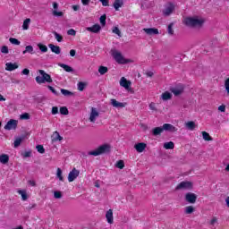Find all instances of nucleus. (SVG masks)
I'll return each mask as SVG.
<instances>
[{
    "mask_svg": "<svg viewBox=\"0 0 229 229\" xmlns=\"http://www.w3.org/2000/svg\"><path fill=\"white\" fill-rule=\"evenodd\" d=\"M153 75H154L153 72H146L147 78H153Z\"/></svg>",
    "mask_w": 229,
    "mask_h": 229,
    "instance_id": "63",
    "label": "nucleus"
},
{
    "mask_svg": "<svg viewBox=\"0 0 229 229\" xmlns=\"http://www.w3.org/2000/svg\"><path fill=\"white\" fill-rule=\"evenodd\" d=\"M78 176H80V171L73 168L68 174V182H74Z\"/></svg>",
    "mask_w": 229,
    "mask_h": 229,
    "instance_id": "8",
    "label": "nucleus"
},
{
    "mask_svg": "<svg viewBox=\"0 0 229 229\" xmlns=\"http://www.w3.org/2000/svg\"><path fill=\"white\" fill-rule=\"evenodd\" d=\"M38 47L39 48L41 53H47V46L39 43V44H38Z\"/></svg>",
    "mask_w": 229,
    "mask_h": 229,
    "instance_id": "38",
    "label": "nucleus"
},
{
    "mask_svg": "<svg viewBox=\"0 0 229 229\" xmlns=\"http://www.w3.org/2000/svg\"><path fill=\"white\" fill-rule=\"evenodd\" d=\"M116 167L118 169H124V161H123V160L117 161Z\"/></svg>",
    "mask_w": 229,
    "mask_h": 229,
    "instance_id": "43",
    "label": "nucleus"
},
{
    "mask_svg": "<svg viewBox=\"0 0 229 229\" xmlns=\"http://www.w3.org/2000/svg\"><path fill=\"white\" fill-rule=\"evenodd\" d=\"M26 53H30V55H35V50L33 49V46L29 45L25 47V50H23L22 55H26Z\"/></svg>",
    "mask_w": 229,
    "mask_h": 229,
    "instance_id": "25",
    "label": "nucleus"
},
{
    "mask_svg": "<svg viewBox=\"0 0 229 229\" xmlns=\"http://www.w3.org/2000/svg\"><path fill=\"white\" fill-rule=\"evenodd\" d=\"M68 35H71L72 37H76V30H74L73 29H70L67 31Z\"/></svg>",
    "mask_w": 229,
    "mask_h": 229,
    "instance_id": "54",
    "label": "nucleus"
},
{
    "mask_svg": "<svg viewBox=\"0 0 229 229\" xmlns=\"http://www.w3.org/2000/svg\"><path fill=\"white\" fill-rule=\"evenodd\" d=\"M9 42H11V44H13L14 46H21V41H19V39L15 38H10Z\"/></svg>",
    "mask_w": 229,
    "mask_h": 229,
    "instance_id": "40",
    "label": "nucleus"
},
{
    "mask_svg": "<svg viewBox=\"0 0 229 229\" xmlns=\"http://www.w3.org/2000/svg\"><path fill=\"white\" fill-rule=\"evenodd\" d=\"M77 87L80 92H83V90H85V87H87V82L80 81L78 82Z\"/></svg>",
    "mask_w": 229,
    "mask_h": 229,
    "instance_id": "32",
    "label": "nucleus"
},
{
    "mask_svg": "<svg viewBox=\"0 0 229 229\" xmlns=\"http://www.w3.org/2000/svg\"><path fill=\"white\" fill-rule=\"evenodd\" d=\"M99 117V112L95 107H91V112L89 114V123H96V119Z\"/></svg>",
    "mask_w": 229,
    "mask_h": 229,
    "instance_id": "9",
    "label": "nucleus"
},
{
    "mask_svg": "<svg viewBox=\"0 0 229 229\" xmlns=\"http://www.w3.org/2000/svg\"><path fill=\"white\" fill-rule=\"evenodd\" d=\"M102 3V6H109L110 2L108 0H99Z\"/></svg>",
    "mask_w": 229,
    "mask_h": 229,
    "instance_id": "57",
    "label": "nucleus"
},
{
    "mask_svg": "<svg viewBox=\"0 0 229 229\" xmlns=\"http://www.w3.org/2000/svg\"><path fill=\"white\" fill-rule=\"evenodd\" d=\"M225 89L227 92V96H229V77L225 81Z\"/></svg>",
    "mask_w": 229,
    "mask_h": 229,
    "instance_id": "45",
    "label": "nucleus"
},
{
    "mask_svg": "<svg viewBox=\"0 0 229 229\" xmlns=\"http://www.w3.org/2000/svg\"><path fill=\"white\" fill-rule=\"evenodd\" d=\"M172 98L173 94H171L169 91H165L161 95V99H163V101H169V99H172Z\"/></svg>",
    "mask_w": 229,
    "mask_h": 229,
    "instance_id": "24",
    "label": "nucleus"
},
{
    "mask_svg": "<svg viewBox=\"0 0 229 229\" xmlns=\"http://www.w3.org/2000/svg\"><path fill=\"white\" fill-rule=\"evenodd\" d=\"M64 138L60 136V133L58 131H55L54 134L52 135V140L53 142H56L58 140H63Z\"/></svg>",
    "mask_w": 229,
    "mask_h": 229,
    "instance_id": "26",
    "label": "nucleus"
},
{
    "mask_svg": "<svg viewBox=\"0 0 229 229\" xmlns=\"http://www.w3.org/2000/svg\"><path fill=\"white\" fill-rule=\"evenodd\" d=\"M23 157H24L25 158H28V157H31V151H26V152H24Z\"/></svg>",
    "mask_w": 229,
    "mask_h": 229,
    "instance_id": "61",
    "label": "nucleus"
},
{
    "mask_svg": "<svg viewBox=\"0 0 229 229\" xmlns=\"http://www.w3.org/2000/svg\"><path fill=\"white\" fill-rule=\"evenodd\" d=\"M143 31H145V33L147 35H158V29H155V28H148V29H143Z\"/></svg>",
    "mask_w": 229,
    "mask_h": 229,
    "instance_id": "19",
    "label": "nucleus"
},
{
    "mask_svg": "<svg viewBox=\"0 0 229 229\" xmlns=\"http://www.w3.org/2000/svg\"><path fill=\"white\" fill-rule=\"evenodd\" d=\"M113 6L116 12H119V8H123V6H124V1L114 0Z\"/></svg>",
    "mask_w": 229,
    "mask_h": 229,
    "instance_id": "18",
    "label": "nucleus"
},
{
    "mask_svg": "<svg viewBox=\"0 0 229 229\" xmlns=\"http://www.w3.org/2000/svg\"><path fill=\"white\" fill-rule=\"evenodd\" d=\"M149 108H150V110L157 111V106H155V103H153V102H151L149 104Z\"/></svg>",
    "mask_w": 229,
    "mask_h": 229,
    "instance_id": "60",
    "label": "nucleus"
},
{
    "mask_svg": "<svg viewBox=\"0 0 229 229\" xmlns=\"http://www.w3.org/2000/svg\"><path fill=\"white\" fill-rule=\"evenodd\" d=\"M216 223H217V217L216 216H213L212 219L209 222V225L211 226H214V225H216Z\"/></svg>",
    "mask_w": 229,
    "mask_h": 229,
    "instance_id": "53",
    "label": "nucleus"
},
{
    "mask_svg": "<svg viewBox=\"0 0 229 229\" xmlns=\"http://www.w3.org/2000/svg\"><path fill=\"white\" fill-rule=\"evenodd\" d=\"M112 56L117 64H120L123 65H124V64H130V60L124 58V56H123V54H121V52L117 50H114L112 52Z\"/></svg>",
    "mask_w": 229,
    "mask_h": 229,
    "instance_id": "4",
    "label": "nucleus"
},
{
    "mask_svg": "<svg viewBox=\"0 0 229 229\" xmlns=\"http://www.w3.org/2000/svg\"><path fill=\"white\" fill-rule=\"evenodd\" d=\"M21 74H23L24 76H28L30 74V69L25 68L21 71Z\"/></svg>",
    "mask_w": 229,
    "mask_h": 229,
    "instance_id": "59",
    "label": "nucleus"
},
{
    "mask_svg": "<svg viewBox=\"0 0 229 229\" xmlns=\"http://www.w3.org/2000/svg\"><path fill=\"white\" fill-rule=\"evenodd\" d=\"M20 119H21L23 121H27L28 119H30V114L24 113V114H21Z\"/></svg>",
    "mask_w": 229,
    "mask_h": 229,
    "instance_id": "47",
    "label": "nucleus"
},
{
    "mask_svg": "<svg viewBox=\"0 0 229 229\" xmlns=\"http://www.w3.org/2000/svg\"><path fill=\"white\" fill-rule=\"evenodd\" d=\"M163 130L164 131H171L172 133L178 131V128L171 123H164Z\"/></svg>",
    "mask_w": 229,
    "mask_h": 229,
    "instance_id": "12",
    "label": "nucleus"
},
{
    "mask_svg": "<svg viewBox=\"0 0 229 229\" xmlns=\"http://www.w3.org/2000/svg\"><path fill=\"white\" fill-rule=\"evenodd\" d=\"M111 147L108 144H103L99 146L97 149L88 152V155L92 157H99V155H105L106 153H110Z\"/></svg>",
    "mask_w": 229,
    "mask_h": 229,
    "instance_id": "2",
    "label": "nucleus"
},
{
    "mask_svg": "<svg viewBox=\"0 0 229 229\" xmlns=\"http://www.w3.org/2000/svg\"><path fill=\"white\" fill-rule=\"evenodd\" d=\"M191 189H192V182L189 181H182L175 187V191H191Z\"/></svg>",
    "mask_w": 229,
    "mask_h": 229,
    "instance_id": "5",
    "label": "nucleus"
},
{
    "mask_svg": "<svg viewBox=\"0 0 229 229\" xmlns=\"http://www.w3.org/2000/svg\"><path fill=\"white\" fill-rule=\"evenodd\" d=\"M183 22L185 26H188L189 28H196V26L203 25L202 20H199L198 18H192V17L185 18Z\"/></svg>",
    "mask_w": 229,
    "mask_h": 229,
    "instance_id": "3",
    "label": "nucleus"
},
{
    "mask_svg": "<svg viewBox=\"0 0 229 229\" xmlns=\"http://www.w3.org/2000/svg\"><path fill=\"white\" fill-rule=\"evenodd\" d=\"M57 178L60 180V182H64V176L62 175V169L57 168Z\"/></svg>",
    "mask_w": 229,
    "mask_h": 229,
    "instance_id": "44",
    "label": "nucleus"
},
{
    "mask_svg": "<svg viewBox=\"0 0 229 229\" xmlns=\"http://www.w3.org/2000/svg\"><path fill=\"white\" fill-rule=\"evenodd\" d=\"M21 142H22V139L19 138L14 140V148H19L21 146Z\"/></svg>",
    "mask_w": 229,
    "mask_h": 229,
    "instance_id": "49",
    "label": "nucleus"
},
{
    "mask_svg": "<svg viewBox=\"0 0 229 229\" xmlns=\"http://www.w3.org/2000/svg\"><path fill=\"white\" fill-rule=\"evenodd\" d=\"M53 34L55 35L57 42H62L64 40V37L62 35L58 34V32L54 31Z\"/></svg>",
    "mask_w": 229,
    "mask_h": 229,
    "instance_id": "42",
    "label": "nucleus"
},
{
    "mask_svg": "<svg viewBox=\"0 0 229 229\" xmlns=\"http://www.w3.org/2000/svg\"><path fill=\"white\" fill-rule=\"evenodd\" d=\"M219 112H226V106L221 105L218 106Z\"/></svg>",
    "mask_w": 229,
    "mask_h": 229,
    "instance_id": "58",
    "label": "nucleus"
},
{
    "mask_svg": "<svg viewBox=\"0 0 229 229\" xmlns=\"http://www.w3.org/2000/svg\"><path fill=\"white\" fill-rule=\"evenodd\" d=\"M164 148L165 149H174V142L169 141L164 143Z\"/></svg>",
    "mask_w": 229,
    "mask_h": 229,
    "instance_id": "33",
    "label": "nucleus"
},
{
    "mask_svg": "<svg viewBox=\"0 0 229 229\" xmlns=\"http://www.w3.org/2000/svg\"><path fill=\"white\" fill-rule=\"evenodd\" d=\"M17 124H19V122L17 120L11 119L7 122V123L4 125V130H17Z\"/></svg>",
    "mask_w": 229,
    "mask_h": 229,
    "instance_id": "7",
    "label": "nucleus"
},
{
    "mask_svg": "<svg viewBox=\"0 0 229 229\" xmlns=\"http://www.w3.org/2000/svg\"><path fill=\"white\" fill-rule=\"evenodd\" d=\"M54 198H55V199H60V198H62V191H55Z\"/></svg>",
    "mask_w": 229,
    "mask_h": 229,
    "instance_id": "50",
    "label": "nucleus"
},
{
    "mask_svg": "<svg viewBox=\"0 0 229 229\" xmlns=\"http://www.w3.org/2000/svg\"><path fill=\"white\" fill-rule=\"evenodd\" d=\"M58 114V106L52 107V115H56Z\"/></svg>",
    "mask_w": 229,
    "mask_h": 229,
    "instance_id": "56",
    "label": "nucleus"
},
{
    "mask_svg": "<svg viewBox=\"0 0 229 229\" xmlns=\"http://www.w3.org/2000/svg\"><path fill=\"white\" fill-rule=\"evenodd\" d=\"M61 93L63 94V96H65L67 98L74 96V93L72 91H70L69 89H61Z\"/></svg>",
    "mask_w": 229,
    "mask_h": 229,
    "instance_id": "31",
    "label": "nucleus"
},
{
    "mask_svg": "<svg viewBox=\"0 0 229 229\" xmlns=\"http://www.w3.org/2000/svg\"><path fill=\"white\" fill-rule=\"evenodd\" d=\"M186 128L188 130H191V131H194V130L196 129V123L192 121L186 123Z\"/></svg>",
    "mask_w": 229,
    "mask_h": 229,
    "instance_id": "28",
    "label": "nucleus"
},
{
    "mask_svg": "<svg viewBox=\"0 0 229 229\" xmlns=\"http://www.w3.org/2000/svg\"><path fill=\"white\" fill-rule=\"evenodd\" d=\"M53 15H55V17H64V12L55 10L53 11Z\"/></svg>",
    "mask_w": 229,
    "mask_h": 229,
    "instance_id": "48",
    "label": "nucleus"
},
{
    "mask_svg": "<svg viewBox=\"0 0 229 229\" xmlns=\"http://www.w3.org/2000/svg\"><path fill=\"white\" fill-rule=\"evenodd\" d=\"M98 72H99V74H101V76L106 74V72H108V67H106V66H99L98 67Z\"/></svg>",
    "mask_w": 229,
    "mask_h": 229,
    "instance_id": "34",
    "label": "nucleus"
},
{
    "mask_svg": "<svg viewBox=\"0 0 229 229\" xmlns=\"http://www.w3.org/2000/svg\"><path fill=\"white\" fill-rule=\"evenodd\" d=\"M163 132H164V126L156 127V128L152 129V135H154V137L162 135Z\"/></svg>",
    "mask_w": 229,
    "mask_h": 229,
    "instance_id": "21",
    "label": "nucleus"
},
{
    "mask_svg": "<svg viewBox=\"0 0 229 229\" xmlns=\"http://www.w3.org/2000/svg\"><path fill=\"white\" fill-rule=\"evenodd\" d=\"M18 194L21 196L22 201H26L28 199V193L26 192V190H19Z\"/></svg>",
    "mask_w": 229,
    "mask_h": 229,
    "instance_id": "29",
    "label": "nucleus"
},
{
    "mask_svg": "<svg viewBox=\"0 0 229 229\" xmlns=\"http://www.w3.org/2000/svg\"><path fill=\"white\" fill-rule=\"evenodd\" d=\"M10 162V156L8 154H2L0 155V164H8Z\"/></svg>",
    "mask_w": 229,
    "mask_h": 229,
    "instance_id": "23",
    "label": "nucleus"
},
{
    "mask_svg": "<svg viewBox=\"0 0 229 229\" xmlns=\"http://www.w3.org/2000/svg\"><path fill=\"white\" fill-rule=\"evenodd\" d=\"M173 12H174V4H168V5L163 10V14L165 17H169Z\"/></svg>",
    "mask_w": 229,
    "mask_h": 229,
    "instance_id": "11",
    "label": "nucleus"
},
{
    "mask_svg": "<svg viewBox=\"0 0 229 229\" xmlns=\"http://www.w3.org/2000/svg\"><path fill=\"white\" fill-rule=\"evenodd\" d=\"M113 33H114L115 35H118V37H121V30L117 27H114L113 29Z\"/></svg>",
    "mask_w": 229,
    "mask_h": 229,
    "instance_id": "52",
    "label": "nucleus"
},
{
    "mask_svg": "<svg viewBox=\"0 0 229 229\" xmlns=\"http://www.w3.org/2000/svg\"><path fill=\"white\" fill-rule=\"evenodd\" d=\"M38 72L41 75L36 77V82L38 85H42V83H53V79L51 78V75L46 72V71L38 70Z\"/></svg>",
    "mask_w": 229,
    "mask_h": 229,
    "instance_id": "1",
    "label": "nucleus"
},
{
    "mask_svg": "<svg viewBox=\"0 0 229 229\" xmlns=\"http://www.w3.org/2000/svg\"><path fill=\"white\" fill-rule=\"evenodd\" d=\"M170 92H173L174 96H182L183 94V87L171 88Z\"/></svg>",
    "mask_w": 229,
    "mask_h": 229,
    "instance_id": "17",
    "label": "nucleus"
},
{
    "mask_svg": "<svg viewBox=\"0 0 229 229\" xmlns=\"http://www.w3.org/2000/svg\"><path fill=\"white\" fill-rule=\"evenodd\" d=\"M31 23V19L27 18L23 21L22 30H30V24Z\"/></svg>",
    "mask_w": 229,
    "mask_h": 229,
    "instance_id": "27",
    "label": "nucleus"
},
{
    "mask_svg": "<svg viewBox=\"0 0 229 229\" xmlns=\"http://www.w3.org/2000/svg\"><path fill=\"white\" fill-rule=\"evenodd\" d=\"M111 105L114 108H124V104L122 102L116 101L115 98L111 99Z\"/></svg>",
    "mask_w": 229,
    "mask_h": 229,
    "instance_id": "22",
    "label": "nucleus"
},
{
    "mask_svg": "<svg viewBox=\"0 0 229 229\" xmlns=\"http://www.w3.org/2000/svg\"><path fill=\"white\" fill-rule=\"evenodd\" d=\"M61 115H69V109H67V106H62L59 109Z\"/></svg>",
    "mask_w": 229,
    "mask_h": 229,
    "instance_id": "36",
    "label": "nucleus"
},
{
    "mask_svg": "<svg viewBox=\"0 0 229 229\" xmlns=\"http://www.w3.org/2000/svg\"><path fill=\"white\" fill-rule=\"evenodd\" d=\"M184 199L187 203H190L191 205H194L198 199V195H196L193 192H188L184 196Z\"/></svg>",
    "mask_w": 229,
    "mask_h": 229,
    "instance_id": "6",
    "label": "nucleus"
},
{
    "mask_svg": "<svg viewBox=\"0 0 229 229\" xmlns=\"http://www.w3.org/2000/svg\"><path fill=\"white\" fill-rule=\"evenodd\" d=\"M148 148V145L144 142L137 143L134 145V148L138 153H142Z\"/></svg>",
    "mask_w": 229,
    "mask_h": 229,
    "instance_id": "14",
    "label": "nucleus"
},
{
    "mask_svg": "<svg viewBox=\"0 0 229 229\" xmlns=\"http://www.w3.org/2000/svg\"><path fill=\"white\" fill-rule=\"evenodd\" d=\"M106 219L109 225H114V211L112 209L106 211Z\"/></svg>",
    "mask_w": 229,
    "mask_h": 229,
    "instance_id": "15",
    "label": "nucleus"
},
{
    "mask_svg": "<svg viewBox=\"0 0 229 229\" xmlns=\"http://www.w3.org/2000/svg\"><path fill=\"white\" fill-rule=\"evenodd\" d=\"M89 3H90V0H81V4H83V6H88Z\"/></svg>",
    "mask_w": 229,
    "mask_h": 229,
    "instance_id": "62",
    "label": "nucleus"
},
{
    "mask_svg": "<svg viewBox=\"0 0 229 229\" xmlns=\"http://www.w3.org/2000/svg\"><path fill=\"white\" fill-rule=\"evenodd\" d=\"M48 47L51 49L52 53H55V55H60L61 53V48L59 46L54 45V44H49Z\"/></svg>",
    "mask_w": 229,
    "mask_h": 229,
    "instance_id": "20",
    "label": "nucleus"
},
{
    "mask_svg": "<svg viewBox=\"0 0 229 229\" xmlns=\"http://www.w3.org/2000/svg\"><path fill=\"white\" fill-rule=\"evenodd\" d=\"M72 8L73 12H78V10H80V5H72Z\"/></svg>",
    "mask_w": 229,
    "mask_h": 229,
    "instance_id": "64",
    "label": "nucleus"
},
{
    "mask_svg": "<svg viewBox=\"0 0 229 229\" xmlns=\"http://www.w3.org/2000/svg\"><path fill=\"white\" fill-rule=\"evenodd\" d=\"M202 137H203L204 140H207V141L213 140L210 134L208 132L205 131H202Z\"/></svg>",
    "mask_w": 229,
    "mask_h": 229,
    "instance_id": "35",
    "label": "nucleus"
},
{
    "mask_svg": "<svg viewBox=\"0 0 229 229\" xmlns=\"http://www.w3.org/2000/svg\"><path fill=\"white\" fill-rule=\"evenodd\" d=\"M47 89H49L52 91V94H55V96H58V92L53 86H47Z\"/></svg>",
    "mask_w": 229,
    "mask_h": 229,
    "instance_id": "55",
    "label": "nucleus"
},
{
    "mask_svg": "<svg viewBox=\"0 0 229 229\" xmlns=\"http://www.w3.org/2000/svg\"><path fill=\"white\" fill-rule=\"evenodd\" d=\"M15 69H19V64H17V63H7L5 64V71H15Z\"/></svg>",
    "mask_w": 229,
    "mask_h": 229,
    "instance_id": "16",
    "label": "nucleus"
},
{
    "mask_svg": "<svg viewBox=\"0 0 229 229\" xmlns=\"http://www.w3.org/2000/svg\"><path fill=\"white\" fill-rule=\"evenodd\" d=\"M173 23H170L167 28V31L169 35H174V30H173Z\"/></svg>",
    "mask_w": 229,
    "mask_h": 229,
    "instance_id": "46",
    "label": "nucleus"
},
{
    "mask_svg": "<svg viewBox=\"0 0 229 229\" xmlns=\"http://www.w3.org/2000/svg\"><path fill=\"white\" fill-rule=\"evenodd\" d=\"M120 86L123 87L126 90H130L131 89V81H128L126 78L122 77L120 80Z\"/></svg>",
    "mask_w": 229,
    "mask_h": 229,
    "instance_id": "10",
    "label": "nucleus"
},
{
    "mask_svg": "<svg viewBox=\"0 0 229 229\" xmlns=\"http://www.w3.org/2000/svg\"><path fill=\"white\" fill-rule=\"evenodd\" d=\"M36 149L38 153H40L41 155H44V153H46V148H44V146L42 145L36 146Z\"/></svg>",
    "mask_w": 229,
    "mask_h": 229,
    "instance_id": "39",
    "label": "nucleus"
},
{
    "mask_svg": "<svg viewBox=\"0 0 229 229\" xmlns=\"http://www.w3.org/2000/svg\"><path fill=\"white\" fill-rule=\"evenodd\" d=\"M195 208L192 206H187L184 208V214H192L194 213Z\"/></svg>",
    "mask_w": 229,
    "mask_h": 229,
    "instance_id": "37",
    "label": "nucleus"
},
{
    "mask_svg": "<svg viewBox=\"0 0 229 229\" xmlns=\"http://www.w3.org/2000/svg\"><path fill=\"white\" fill-rule=\"evenodd\" d=\"M99 21L102 26H106V14L100 16Z\"/></svg>",
    "mask_w": 229,
    "mask_h": 229,
    "instance_id": "41",
    "label": "nucleus"
},
{
    "mask_svg": "<svg viewBox=\"0 0 229 229\" xmlns=\"http://www.w3.org/2000/svg\"><path fill=\"white\" fill-rule=\"evenodd\" d=\"M59 67H62V69H64V71H65L66 72H72V67L65 64H60Z\"/></svg>",
    "mask_w": 229,
    "mask_h": 229,
    "instance_id": "30",
    "label": "nucleus"
},
{
    "mask_svg": "<svg viewBox=\"0 0 229 229\" xmlns=\"http://www.w3.org/2000/svg\"><path fill=\"white\" fill-rule=\"evenodd\" d=\"M1 53H3L4 55H8L9 53L8 47L6 46H3L1 48Z\"/></svg>",
    "mask_w": 229,
    "mask_h": 229,
    "instance_id": "51",
    "label": "nucleus"
},
{
    "mask_svg": "<svg viewBox=\"0 0 229 229\" xmlns=\"http://www.w3.org/2000/svg\"><path fill=\"white\" fill-rule=\"evenodd\" d=\"M86 30L89 31L90 33H99V31H101V25L98 23L94 24L91 27H87Z\"/></svg>",
    "mask_w": 229,
    "mask_h": 229,
    "instance_id": "13",
    "label": "nucleus"
}]
</instances>
